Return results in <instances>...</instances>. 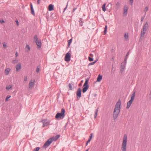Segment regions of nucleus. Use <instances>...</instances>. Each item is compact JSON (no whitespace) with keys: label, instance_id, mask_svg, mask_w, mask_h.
Returning <instances> with one entry per match:
<instances>
[{"label":"nucleus","instance_id":"6ab92c4d","mask_svg":"<svg viewBox=\"0 0 151 151\" xmlns=\"http://www.w3.org/2000/svg\"><path fill=\"white\" fill-rule=\"evenodd\" d=\"M11 70V69L9 68H6L5 70V73L6 75H8Z\"/></svg>","mask_w":151,"mask_h":151},{"label":"nucleus","instance_id":"c756f323","mask_svg":"<svg viewBox=\"0 0 151 151\" xmlns=\"http://www.w3.org/2000/svg\"><path fill=\"white\" fill-rule=\"evenodd\" d=\"M3 47L4 48L6 49L7 48L6 43V42H4L3 43Z\"/></svg>","mask_w":151,"mask_h":151},{"label":"nucleus","instance_id":"c03bdc74","mask_svg":"<svg viewBox=\"0 0 151 151\" xmlns=\"http://www.w3.org/2000/svg\"><path fill=\"white\" fill-rule=\"evenodd\" d=\"M145 15H144V16L143 17H142L141 18V21L142 22L143 21V20L144 19V18L145 17Z\"/></svg>","mask_w":151,"mask_h":151},{"label":"nucleus","instance_id":"bb28decb","mask_svg":"<svg viewBox=\"0 0 151 151\" xmlns=\"http://www.w3.org/2000/svg\"><path fill=\"white\" fill-rule=\"evenodd\" d=\"M106 4H104L103 5L102 7V10L104 12H105L106 11Z\"/></svg>","mask_w":151,"mask_h":151},{"label":"nucleus","instance_id":"f3484780","mask_svg":"<svg viewBox=\"0 0 151 151\" xmlns=\"http://www.w3.org/2000/svg\"><path fill=\"white\" fill-rule=\"evenodd\" d=\"M30 8L31 13L32 15H34L35 14V12L33 9L32 4L31 3L30 4Z\"/></svg>","mask_w":151,"mask_h":151},{"label":"nucleus","instance_id":"412c9836","mask_svg":"<svg viewBox=\"0 0 151 151\" xmlns=\"http://www.w3.org/2000/svg\"><path fill=\"white\" fill-rule=\"evenodd\" d=\"M120 4L119 2H117L116 3V6H115V8L116 10H117L119 8L120 6Z\"/></svg>","mask_w":151,"mask_h":151},{"label":"nucleus","instance_id":"a211bd4d","mask_svg":"<svg viewBox=\"0 0 151 151\" xmlns=\"http://www.w3.org/2000/svg\"><path fill=\"white\" fill-rule=\"evenodd\" d=\"M102 78V76L100 74L99 75L98 77L97 78V81L99 82H100Z\"/></svg>","mask_w":151,"mask_h":151},{"label":"nucleus","instance_id":"72a5a7b5","mask_svg":"<svg viewBox=\"0 0 151 151\" xmlns=\"http://www.w3.org/2000/svg\"><path fill=\"white\" fill-rule=\"evenodd\" d=\"M60 135H57L55 137L54 141L56 140L59 138L60 137Z\"/></svg>","mask_w":151,"mask_h":151},{"label":"nucleus","instance_id":"6e6d98bb","mask_svg":"<svg viewBox=\"0 0 151 151\" xmlns=\"http://www.w3.org/2000/svg\"><path fill=\"white\" fill-rule=\"evenodd\" d=\"M88 150H89L88 149L86 151H88Z\"/></svg>","mask_w":151,"mask_h":151},{"label":"nucleus","instance_id":"2eb2a0df","mask_svg":"<svg viewBox=\"0 0 151 151\" xmlns=\"http://www.w3.org/2000/svg\"><path fill=\"white\" fill-rule=\"evenodd\" d=\"M146 31H144V30H142L141 31V35H140V39L141 38V37L143 38L145 36V35L146 32Z\"/></svg>","mask_w":151,"mask_h":151},{"label":"nucleus","instance_id":"4d7b16f0","mask_svg":"<svg viewBox=\"0 0 151 151\" xmlns=\"http://www.w3.org/2000/svg\"><path fill=\"white\" fill-rule=\"evenodd\" d=\"M92 55V54H90V55Z\"/></svg>","mask_w":151,"mask_h":151},{"label":"nucleus","instance_id":"9d476101","mask_svg":"<svg viewBox=\"0 0 151 151\" xmlns=\"http://www.w3.org/2000/svg\"><path fill=\"white\" fill-rule=\"evenodd\" d=\"M81 88H78L77 91L76 92V95L77 98L79 99L81 96Z\"/></svg>","mask_w":151,"mask_h":151},{"label":"nucleus","instance_id":"b1692460","mask_svg":"<svg viewBox=\"0 0 151 151\" xmlns=\"http://www.w3.org/2000/svg\"><path fill=\"white\" fill-rule=\"evenodd\" d=\"M26 51H29L30 50V47L28 45H27L25 47Z\"/></svg>","mask_w":151,"mask_h":151},{"label":"nucleus","instance_id":"09e8293b","mask_svg":"<svg viewBox=\"0 0 151 151\" xmlns=\"http://www.w3.org/2000/svg\"><path fill=\"white\" fill-rule=\"evenodd\" d=\"M24 80L25 81H27V77H24Z\"/></svg>","mask_w":151,"mask_h":151},{"label":"nucleus","instance_id":"6e6552de","mask_svg":"<svg viewBox=\"0 0 151 151\" xmlns=\"http://www.w3.org/2000/svg\"><path fill=\"white\" fill-rule=\"evenodd\" d=\"M41 122L43 123V127H44L45 126H47L49 125L50 124V120H49L47 119H44L42 120L41 121Z\"/></svg>","mask_w":151,"mask_h":151},{"label":"nucleus","instance_id":"aec40b11","mask_svg":"<svg viewBox=\"0 0 151 151\" xmlns=\"http://www.w3.org/2000/svg\"><path fill=\"white\" fill-rule=\"evenodd\" d=\"M49 10L50 11H51L53 10V6L52 4H50L49 5L48 7Z\"/></svg>","mask_w":151,"mask_h":151},{"label":"nucleus","instance_id":"58836bf2","mask_svg":"<svg viewBox=\"0 0 151 151\" xmlns=\"http://www.w3.org/2000/svg\"><path fill=\"white\" fill-rule=\"evenodd\" d=\"M40 70V67L39 66H38L37 67V68L36 69V72L37 73H38Z\"/></svg>","mask_w":151,"mask_h":151},{"label":"nucleus","instance_id":"c9c22d12","mask_svg":"<svg viewBox=\"0 0 151 151\" xmlns=\"http://www.w3.org/2000/svg\"><path fill=\"white\" fill-rule=\"evenodd\" d=\"M68 86L70 90H72L73 88L71 84L70 83H69L68 84Z\"/></svg>","mask_w":151,"mask_h":151},{"label":"nucleus","instance_id":"cd10ccee","mask_svg":"<svg viewBox=\"0 0 151 151\" xmlns=\"http://www.w3.org/2000/svg\"><path fill=\"white\" fill-rule=\"evenodd\" d=\"M107 29V26L106 25L104 28V35H105L106 34V32Z\"/></svg>","mask_w":151,"mask_h":151},{"label":"nucleus","instance_id":"37998d69","mask_svg":"<svg viewBox=\"0 0 151 151\" xmlns=\"http://www.w3.org/2000/svg\"><path fill=\"white\" fill-rule=\"evenodd\" d=\"M15 22L17 23V26H19V24L17 19H16L15 20Z\"/></svg>","mask_w":151,"mask_h":151},{"label":"nucleus","instance_id":"20e7f679","mask_svg":"<svg viewBox=\"0 0 151 151\" xmlns=\"http://www.w3.org/2000/svg\"><path fill=\"white\" fill-rule=\"evenodd\" d=\"M34 41L36 42L38 48H41L42 45L41 40L38 38L37 35H35L34 36Z\"/></svg>","mask_w":151,"mask_h":151},{"label":"nucleus","instance_id":"5701e85b","mask_svg":"<svg viewBox=\"0 0 151 151\" xmlns=\"http://www.w3.org/2000/svg\"><path fill=\"white\" fill-rule=\"evenodd\" d=\"M79 25L80 26H82L83 25V19H82L81 18H80L79 19Z\"/></svg>","mask_w":151,"mask_h":151},{"label":"nucleus","instance_id":"ddd939ff","mask_svg":"<svg viewBox=\"0 0 151 151\" xmlns=\"http://www.w3.org/2000/svg\"><path fill=\"white\" fill-rule=\"evenodd\" d=\"M16 71H19L21 68V63H19L18 64L16 65Z\"/></svg>","mask_w":151,"mask_h":151},{"label":"nucleus","instance_id":"4be33fe9","mask_svg":"<svg viewBox=\"0 0 151 151\" xmlns=\"http://www.w3.org/2000/svg\"><path fill=\"white\" fill-rule=\"evenodd\" d=\"M129 51L126 54L125 57L124 59V61L123 62H125L126 63H127V59L128 58V56L129 55Z\"/></svg>","mask_w":151,"mask_h":151},{"label":"nucleus","instance_id":"0eeeda50","mask_svg":"<svg viewBox=\"0 0 151 151\" xmlns=\"http://www.w3.org/2000/svg\"><path fill=\"white\" fill-rule=\"evenodd\" d=\"M89 80V78H87L85 81V82L83 85V86L85 87L83 89V92L85 93L88 90L89 87L88 85V83Z\"/></svg>","mask_w":151,"mask_h":151},{"label":"nucleus","instance_id":"79ce46f5","mask_svg":"<svg viewBox=\"0 0 151 151\" xmlns=\"http://www.w3.org/2000/svg\"><path fill=\"white\" fill-rule=\"evenodd\" d=\"M93 133H91V134H90V137H89V139L90 140H91V139H92V135H93Z\"/></svg>","mask_w":151,"mask_h":151},{"label":"nucleus","instance_id":"a19ab883","mask_svg":"<svg viewBox=\"0 0 151 151\" xmlns=\"http://www.w3.org/2000/svg\"><path fill=\"white\" fill-rule=\"evenodd\" d=\"M129 2L130 4L131 5H132L133 2V0H129Z\"/></svg>","mask_w":151,"mask_h":151},{"label":"nucleus","instance_id":"1a4fd4ad","mask_svg":"<svg viewBox=\"0 0 151 151\" xmlns=\"http://www.w3.org/2000/svg\"><path fill=\"white\" fill-rule=\"evenodd\" d=\"M126 63L125 62H123L121 63L120 68V72L121 73H122L125 70Z\"/></svg>","mask_w":151,"mask_h":151},{"label":"nucleus","instance_id":"dca6fc26","mask_svg":"<svg viewBox=\"0 0 151 151\" xmlns=\"http://www.w3.org/2000/svg\"><path fill=\"white\" fill-rule=\"evenodd\" d=\"M128 7L125 6L124 8V14L126 15L128 11Z\"/></svg>","mask_w":151,"mask_h":151},{"label":"nucleus","instance_id":"de8ad7c7","mask_svg":"<svg viewBox=\"0 0 151 151\" xmlns=\"http://www.w3.org/2000/svg\"><path fill=\"white\" fill-rule=\"evenodd\" d=\"M41 0H37V4H39L40 3Z\"/></svg>","mask_w":151,"mask_h":151},{"label":"nucleus","instance_id":"7ed1b4c3","mask_svg":"<svg viewBox=\"0 0 151 151\" xmlns=\"http://www.w3.org/2000/svg\"><path fill=\"white\" fill-rule=\"evenodd\" d=\"M65 110L64 109H61V111L60 113H58L56 114L55 115V118L58 119L60 118L61 119H63L65 116Z\"/></svg>","mask_w":151,"mask_h":151},{"label":"nucleus","instance_id":"5fc2aeb1","mask_svg":"<svg viewBox=\"0 0 151 151\" xmlns=\"http://www.w3.org/2000/svg\"><path fill=\"white\" fill-rule=\"evenodd\" d=\"M88 143H87V142H86V145L87 146L88 145Z\"/></svg>","mask_w":151,"mask_h":151},{"label":"nucleus","instance_id":"393cba45","mask_svg":"<svg viewBox=\"0 0 151 151\" xmlns=\"http://www.w3.org/2000/svg\"><path fill=\"white\" fill-rule=\"evenodd\" d=\"M12 85H11L7 86L6 87V89L7 90H9L10 89L12 88Z\"/></svg>","mask_w":151,"mask_h":151},{"label":"nucleus","instance_id":"8fccbe9b","mask_svg":"<svg viewBox=\"0 0 151 151\" xmlns=\"http://www.w3.org/2000/svg\"><path fill=\"white\" fill-rule=\"evenodd\" d=\"M15 55V56H16V58L18 55V53L17 52L16 53Z\"/></svg>","mask_w":151,"mask_h":151},{"label":"nucleus","instance_id":"a878e982","mask_svg":"<svg viewBox=\"0 0 151 151\" xmlns=\"http://www.w3.org/2000/svg\"><path fill=\"white\" fill-rule=\"evenodd\" d=\"M99 108H97L96 110L95 111V114H94V118L95 119L96 118L97 116V113L98 111Z\"/></svg>","mask_w":151,"mask_h":151},{"label":"nucleus","instance_id":"a18cd8bd","mask_svg":"<svg viewBox=\"0 0 151 151\" xmlns=\"http://www.w3.org/2000/svg\"><path fill=\"white\" fill-rule=\"evenodd\" d=\"M68 2L66 7L64 9L63 12H64L65 10L67 9L68 6Z\"/></svg>","mask_w":151,"mask_h":151},{"label":"nucleus","instance_id":"49530a36","mask_svg":"<svg viewBox=\"0 0 151 151\" xmlns=\"http://www.w3.org/2000/svg\"><path fill=\"white\" fill-rule=\"evenodd\" d=\"M0 22L1 23L4 22V21L3 19H1L0 20Z\"/></svg>","mask_w":151,"mask_h":151},{"label":"nucleus","instance_id":"7c9ffc66","mask_svg":"<svg viewBox=\"0 0 151 151\" xmlns=\"http://www.w3.org/2000/svg\"><path fill=\"white\" fill-rule=\"evenodd\" d=\"M124 37L126 40H128V34L127 33H125L124 35Z\"/></svg>","mask_w":151,"mask_h":151},{"label":"nucleus","instance_id":"c85d7f7f","mask_svg":"<svg viewBox=\"0 0 151 151\" xmlns=\"http://www.w3.org/2000/svg\"><path fill=\"white\" fill-rule=\"evenodd\" d=\"M72 40V39H71L68 41V46H70Z\"/></svg>","mask_w":151,"mask_h":151},{"label":"nucleus","instance_id":"603ef678","mask_svg":"<svg viewBox=\"0 0 151 151\" xmlns=\"http://www.w3.org/2000/svg\"><path fill=\"white\" fill-rule=\"evenodd\" d=\"M90 141H91L90 140L88 139V140L87 142V143H88Z\"/></svg>","mask_w":151,"mask_h":151},{"label":"nucleus","instance_id":"4c0bfd02","mask_svg":"<svg viewBox=\"0 0 151 151\" xmlns=\"http://www.w3.org/2000/svg\"><path fill=\"white\" fill-rule=\"evenodd\" d=\"M11 96H9V95L7 96L6 97V98L5 101H7L9 99V98H10L11 97Z\"/></svg>","mask_w":151,"mask_h":151},{"label":"nucleus","instance_id":"f03ea898","mask_svg":"<svg viewBox=\"0 0 151 151\" xmlns=\"http://www.w3.org/2000/svg\"><path fill=\"white\" fill-rule=\"evenodd\" d=\"M127 136L126 134L124 135L123 142L122 143L121 150L122 151H127Z\"/></svg>","mask_w":151,"mask_h":151},{"label":"nucleus","instance_id":"f8f14e48","mask_svg":"<svg viewBox=\"0 0 151 151\" xmlns=\"http://www.w3.org/2000/svg\"><path fill=\"white\" fill-rule=\"evenodd\" d=\"M70 55L69 53H67L65 55V60L67 62H68L70 60Z\"/></svg>","mask_w":151,"mask_h":151},{"label":"nucleus","instance_id":"e433bc0d","mask_svg":"<svg viewBox=\"0 0 151 151\" xmlns=\"http://www.w3.org/2000/svg\"><path fill=\"white\" fill-rule=\"evenodd\" d=\"M40 148L39 147H37L34 149L33 151H38Z\"/></svg>","mask_w":151,"mask_h":151},{"label":"nucleus","instance_id":"4468645a","mask_svg":"<svg viewBox=\"0 0 151 151\" xmlns=\"http://www.w3.org/2000/svg\"><path fill=\"white\" fill-rule=\"evenodd\" d=\"M148 24L147 22H146L145 24L144 25L142 30L144 31H147L148 28Z\"/></svg>","mask_w":151,"mask_h":151},{"label":"nucleus","instance_id":"2f4dec72","mask_svg":"<svg viewBox=\"0 0 151 151\" xmlns=\"http://www.w3.org/2000/svg\"><path fill=\"white\" fill-rule=\"evenodd\" d=\"M97 60H96L94 62H93L92 63H89V64H88V65L90 66L91 65H94V64H95L96 63V62H97Z\"/></svg>","mask_w":151,"mask_h":151},{"label":"nucleus","instance_id":"39448f33","mask_svg":"<svg viewBox=\"0 0 151 151\" xmlns=\"http://www.w3.org/2000/svg\"><path fill=\"white\" fill-rule=\"evenodd\" d=\"M135 96V92L134 91L131 95V99L127 102L126 108L129 109L131 105Z\"/></svg>","mask_w":151,"mask_h":151},{"label":"nucleus","instance_id":"473e14b6","mask_svg":"<svg viewBox=\"0 0 151 151\" xmlns=\"http://www.w3.org/2000/svg\"><path fill=\"white\" fill-rule=\"evenodd\" d=\"M18 62V60L16 59L13 60L12 63L13 64H15L17 63Z\"/></svg>","mask_w":151,"mask_h":151},{"label":"nucleus","instance_id":"423d86ee","mask_svg":"<svg viewBox=\"0 0 151 151\" xmlns=\"http://www.w3.org/2000/svg\"><path fill=\"white\" fill-rule=\"evenodd\" d=\"M54 140L55 137H54L49 139L44 144L43 147L45 148L48 147Z\"/></svg>","mask_w":151,"mask_h":151},{"label":"nucleus","instance_id":"f704fd0d","mask_svg":"<svg viewBox=\"0 0 151 151\" xmlns=\"http://www.w3.org/2000/svg\"><path fill=\"white\" fill-rule=\"evenodd\" d=\"M148 9H148V7L146 6L145 7V9L144 10V12H145V15L146 13V12L148 11Z\"/></svg>","mask_w":151,"mask_h":151},{"label":"nucleus","instance_id":"864d4df0","mask_svg":"<svg viewBox=\"0 0 151 151\" xmlns=\"http://www.w3.org/2000/svg\"><path fill=\"white\" fill-rule=\"evenodd\" d=\"M113 68H114L113 66V65H112V69H111V70H112H112H113Z\"/></svg>","mask_w":151,"mask_h":151},{"label":"nucleus","instance_id":"ea45409f","mask_svg":"<svg viewBox=\"0 0 151 151\" xmlns=\"http://www.w3.org/2000/svg\"><path fill=\"white\" fill-rule=\"evenodd\" d=\"M88 60H89L90 61H92L93 60V58H91L89 56L88 57Z\"/></svg>","mask_w":151,"mask_h":151},{"label":"nucleus","instance_id":"f257e3e1","mask_svg":"<svg viewBox=\"0 0 151 151\" xmlns=\"http://www.w3.org/2000/svg\"><path fill=\"white\" fill-rule=\"evenodd\" d=\"M121 105V102L119 99L116 104L113 113V117L114 120L117 118L120 112Z\"/></svg>","mask_w":151,"mask_h":151},{"label":"nucleus","instance_id":"9b49d317","mask_svg":"<svg viewBox=\"0 0 151 151\" xmlns=\"http://www.w3.org/2000/svg\"><path fill=\"white\" fill-rule=\"evenodd\" d=\"M35 80L34 79H32L31 80L29 83V88L32 89L34 87L35 84Z\"/></svg>","mask_w":151,"mask_h":151},{"label":"nucleus","instance_id":"3c124183","mask_svg":"<svg viewBox=\"0 0 151 151\" xmlns=\"http://www.w3.org/2000/svg\"><path fill=\"white\" fill-rule=\"evenodd\" d=\"M76 8H74L73 9V12L76 9Z\"/></svg>","mask_w":151,"mask_h":151}]
</instances>
